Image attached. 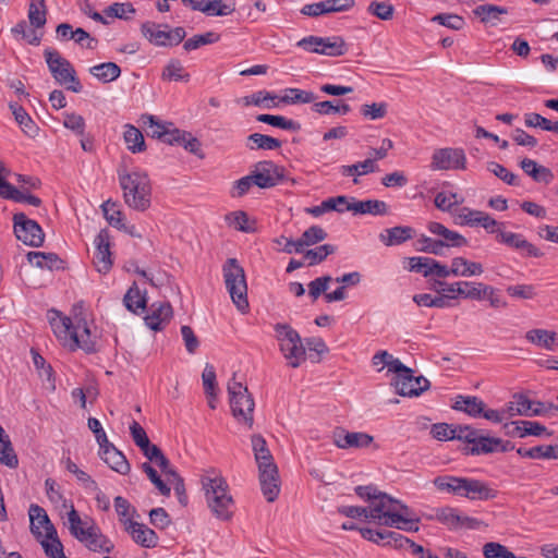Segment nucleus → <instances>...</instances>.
<instances>
[{"label":"nucleus","instance_id":"nucleus-1","mask_svg":"<svg viewBox=\"0 0 558 558\" xmlns=\"http://www.w3.org/2000/svg\"><path fill=\"white\" fill-rule=\"evenodd\" d=\"M51 327L57 338L62 341L63 347L70 351L83 350L87 354L98 351L97 328L87 323L82 313L73 317H61L51 322Z\"/></svg>","mask_w":558,"mask_h":558},{"label":"nucleus","instance_id":"nucleus-2","mask_svg":"<svg viewBox=\"0 0 558 558\" xmlns=\"http://www.w3.org/2000/svg\"><path fill=\"white\" fill-rule=\"evenodd\" d=\"M206 504L213 515L229 521L234 513V500L229 493L226 478L216 470H208L201 476Z\"/></svg>","mask_w":558,"mask_h":558},{"label":"nucleus","instance_id":"nucleus-3","mask_svg":"<svg viewBox=\"0 0 558 558\" xmlns=\"http://www.w3.org/2000/svg\"><path fill=\"white\" fill-rule=\"evenodd\" d=\"M252 447L258 466L262 493L268 502H274L280 493V477L277 464L262 435L252 436Z\"/></svg>","mask_w":558,"mask_h":558},{"label":"nucleus","instance_id":"nucleus-4","mask_svg":"<svg viewBox=\"0 0 558 558\" xmlns=\"http://www.w3.org/2000/svg\"><path fill=\"white\" fill-rule=\"evenodd\" d=\"M68 523L71 535L90 551L110 554L113 550L112 541L102 534L93 519H82L73 505L68 512Z\"/></svg>","mask_w":558,"mask_h":558},{"label":"nucleus","instance_id":"nucleus-5","mask_svg":"<svg viewBox=\"0 0 558 558\" xmlns=\"http://www.w3.org/2000/svg\"><path fill=\"white\" fill-rule=\"evenodd\" d=\"M119 183L125 204L137 211H145L151 203V185L145 172L118 170Z\"/></svg>","mask_w":558,"mask_h":558},{"label":"nucleus","instance_id":"nucleus-6","mask_svg":"<svg viewBox=\"0 0 558 558\" xmlns=\"http://www.w3.org/2000/svg\"><path fill=\"white\" fill-rule=\"evenodd\" d=\"M225 284L236 308L245 313L248 308L247 284L243 267L236 258H228L222 267Z\"/></svg>","mask_w":558,"mask_h":558},{"label":"nucleus","instance_id":"nucleus-7","mask_svg":"<svg viewBox=\"0 0 558 558\" xmlns=\"http://www.w3.org/2000/svg\"><path fill=\"white\" fill-rule=\"evenodd\" d=\"M274 329L279 349L287 360V364L292 368L299 367L306 360L305 348L299 332L289 324L278 323L274 326Z\"/></svg>","mask_w":558,"mask_h":558},{"label":"nucleus","instance_id":"nucleus-8","mask_svg":"<svg viewBox=\"0 0 558 558\" xmlns=\"http://www.w3.org/2000/svg\"><path fill=\"white\" fill-rule=\"evenodd\" d=\"M44 57L52 77L58 84L65 86L68 90L73 93L82 92L83 86L76 76V71L68 59L52 48H46Z\"/></svg>","mask_w":558,"mask_h":558},{"label":"nucleus","instance_id":"nucleus-9","mask_svg":"<svg viewBox=\"0 0 558 558\" xmlns=\"http://www.w3.org/2000/svg\"><path fill=\"white\" fill-rule=\"evenodd\" d=\"M400 511L410 512L407 505L402 504L385 493H379L377 498L369 505V517L386 526L392 525L401 520Z\"/></svg>","mask_w":558,"mask_h":558},{"label":"nucleus","instance_id":"nucleus-10","mask_svg":"<svg viewBox=\"0 0 558 558\" xmlns=\"http://www.w3.org/2000/svg\"><path fill=\"white\" fill-rule=\"evenodd\" d=\"M228 393L232 414L238 418L241 417L251 427L255 402L247 388L235 381L233 377L228 384Z\"/></svg>","mask_w":558,"mask_h":558},{"label":"nucleus","instance_id":"nucleus-11","mask_svg":"<svg viewBox=\"0 0 558 558\" xmlns=\"http://www.w3.org/2000/svg\"><path fill=\"white\" fill-rule=\"evenodd\" d=\"M459 440L468 444L464 448L466 454L480 456L495 452L496 445L500 444V438L486 436L482 429H475L470 425H463L459 428Z\"/></svg>","mask_w":558,"mask_h":558},{"label":"nucleus","instance_id":"nucleus-12","mask_svg":"<svg viewBox=\"0 0 558 558\" xmlns=\"http://www.w3.org/2000/svg\"><path fill=\"white\" fill-rule=\"evenodd\" d=\"M13 231L17 240L32 247H40L45 241V233L40 225L29 219L24 213L13 216Z\"/></svg>","mask_w":558,"mask_h":558},{"label":"nucleus","instance_id":"nucleus-13","mask_svg":"<svg viewBox=\"0 0 558 558\" xmlns=\"http://www.w3.org/2000/svg\"><path fill=\"white\" fill-rule=\"evenodd\" d=\"M143 35L156 46H178L185 38V29L181 26L170 31L160 29V25L146 22L142 25Z\"/></svg>","mask_w":558,"mask_h":558},{"label":"nucleus","instance_id":"nucleus-14","mask_svg":"<svg viewBox=\"0 0 558 558\" xmlns=\"http://www.w3.org/2000/svg\"><path fill=\"white\" fill-rule=\"evenodd\" d=\"M255 185L259 189H270L284 179V168L271 160L258 161L251 171Z\"/></svg>","mask_w":558,"mask_h":558},{"label":"nucleus","instance_id":"nucleus-15","mask_svg":"<svg viewBox=\"0 0 558 558\" xmlns=\"http://www.w3.org/2000/svg\"><path fill=\"white\" fill-rule=\"evenodd\" d=\"M435 519L446 525L450 530H477L482 525V521L460 514L459 510L452 507H444L436 510Z\"/></svg>","mask_w":558,"mask_h":558},{"label":"nucleus","instance_id":"nucleus-16","mask_svg":"<svg viewBox=\"0 0 558 558\" xmlns=\"http://www.w3.org/2000/svg\"><path fill=\"white\" fill-rule=\"evenodd\" d=\"M466 157L461 148H440L436 149L432 156L430 167L434 170H464Z\"/></svg>","mask_w":558,"mask_h":558},{"label":"nucleus","instance_id":"nucleus-17","mask_svg":"<svg viewBox=\"0 0 558 558\" xmlns=\"http://www.w3.org/2000/svg\"><path fill=\"white\" fill-rule=\"evenodd\" d=\"M323 45L322 48H315L314 53L328 57H341L348 52L349 46L341 36L318 37L307 36L303 38L302 45L307 44Z\"/></svg>","mask_w":558,"mask_h":558},{"label":"nucleus","instance_id":"nucleus-18","mask_svg":"<svg viewBox=\"0 0 558 558\" xmlns=\"http://www.w3.org/2000/svg\"><path fill=\"white\" fill-rule=\"evenodd\" d=\"M169 145H178L184 147L191 154L203 156L201 149V142L194 137L190 132L179 130L177 128L168 126L163 136L159 140Z\"/></svg>","mask_w":558,"mask_h":558},{"label":"nucleus","instance_id":"nucleus-19","mask_svg":"<svg viewBox=\"0 0 558 558\" xmlns=\"http://www.w3.org/2000/svg\"><path fill=\"white\" fill-rule=\"evenodd\" d=\"M463 482L461 497L473 501H487L495 499L498 495V490L484 481L464 477Z\"/></svg>","mask_w":558,"mask_h":558},{"label":"nucleus","instance_id":"nucleus-20","mask_svg":"<svg viewBox=\"0 0 558 558\" xmlns=\"http://www.w3.org/2000/svg\"><path fill=\"white\" fill-rule=\"evenodd\" d=\"M96 250L93 264L100 274H108L112 267L110 236L107 230H101L95 239Z\"/></svg>","mask_w":558,"mask_h":558},{"label":"nucleus","instance_id":"nucleus-21","mask_svg":"<svg viewBox=\"0 0 558 558\" xmlns=\"http://www.w3.org/2000/svg\"><path fill=\"white\" fill-rule=\"evenodd\" d=\"M396 392L402 397L420 396L428 389L429 381L424 376H414V372L405 374L400 379L392 380Z\"/></svg>","mask_w":558,"mask_h":558},{"label":"nucleus","instance_id":"nucleus-22","mask_svg":"<svg viewBox=\"0 0 558 558\" xmlns=\"http://www.w3.org/2000/svg\"><path fill=\"white\" fill-rule=\"evenodd\" d=\"M28 515L31 520V532L35 537L39 538L43 536V533L39 530L40 527L45 530L46 538L56 536L57 530L43 507L35 504L31 505Z\"/></svg>","mask_w":558,"mask_h":558},{"label":"nucleus","instance_id":"nucleus-23","mask_svg":"<svg viewBox=\"0 0 558 558\" xmlns=\"http://www.w3.org/2000/svg\"><path fill=\"white\" fill-rule=\"evenodd\" d=\"M335 445L341 449L368 447L374 438L362 432H345L344 429L333 433Z\"/></svg>","mask_w":558,"mask_h":558},{"label":"nucleus","instance_id":"nucleus-24","mask_svg":"<svg viewBox=\"0 0 558 558\" xmlns=\"http://www.w3.org/2000/svg\"><path fill=\"white\" fill-rule=\"evenodd\" d=\"M172 306L169 302H156L150 305L149 313L145 316V324L151 330H162L172 317Z\"/></svg>","mask_w":558,"mask_h":558},{"label":"nucleus","instance_id":"nucleus-25","mask_svg":"<svg viewBox=\"0 0 558 558\" xmlns=\"http://www.w3.org/2000/svg\"><path fill=\"white\" fill-rule=\"evenodd\" d=\"M124 530L130 534L132 539L144 548H155L158 544L159 537L154 530L146 524L136 521L129 522Z\"/></svg>","mask_w":558,"mask_h":558},{"label":"nucleus","instance_id":"nucleus-26","mask_svg":"<svg viewBox=\"0 0 558 558\" xmlns=\"http://www.w3.org/2000/svg\"><path fill=\"white\" fill-rule=\"evenodd\" d=\"M542 408V403L533 402L523 395H515L513 400L507 404L506 412L509 417L515 415L533 416L541 414Z\"/></svg>","mask_w":558,"mask_h":558},{"label":"nucleus","instance_id":"nucleus-27","mask_svg":"<svg viewBox=\"0 0 558 558\" xmlns=\"http://www.w3.org/2000/svg\"><path fill=\"white\" fill-rule=\"evenodd\" d=\"M101 460L113 471L125 475L130 472L131 466L125 456L118 450L111 442L99 449Z\"/></svg>","mask_w":558,"mask_h":558},{"label":"nucleus","instance_id":"nucleus-28","mask_svg":"<svg viewBox=\"0 0 558 558\" xmlns=\"http://www.w3.org/2000/svg\"><path fill=\"white\" fill-rule=\"evenodd\" d=\"M505 434L510 437L541 436L546 432V427L538 422L515 421L504 425Z\"/></svg>","mask_w":558,"mask_h":558},{"label":"nucleus","instance_id":"nucleus-29","mask_svg":"<svg viewBox=\"0 0 558 558\" xmlns=\"http://www.w3.org/2000/svg\"><path fill=\"white\" fill-rule=\"evenodd\" d=\"M496 241L521 251L525 256L538 257L542 255L535 245L526 241L524 236L519 233L504 231V233H500V238L496 236Z\"/></svg>","mask_w":558,"mask_h":558},{"label":"nucleus","instance_id":"nucleus-30","mask_svg":"<svg viewBox=\"0 0 558 558\" xmlns=\"http://www.w3.org/2000/svg\"><path fill=\"white\" fill-rule=\"evenodd\" d=\"M428 230L442 238V250L445 247H462L468 245V240L457 231H452L440 222L432 221L428 223Z\"/></svg>","mask_w":558,"mask_h":558},{"label":"nucleus","instance_id":"nucleus-31","mask_svg":"<svg viewBox=\"0 0 558 558\" xmlns=\"http://www.w3.org/2000/svg\"><path fill=\"white\" fill-rule=\"evenodd\" d=\"M26 258L32 265L40 269L63 270L65 268L64 260L56 253L31 251L27 253Z\"/></svg>","mask_w":558,"mask_h":558},{"label":"nucleus","instance_id":"nucleus-32","mask_svg":"<svg viewBox=\"0 0 558 558\" xmlns=\"http://www.w3.org/2000/svg\"><path fill=\"white\" fill-rule=\"evenodd\" d=\"M351 199V204H348L345 207L348 211H353L354 214L361 215L369 214L374 216H384L388 214V205L384 201H355L353 197Z\"/></svg>","mask_w":558,"mask_h":558},{"label":"nucleus","instance_id":"nucleus-33","mask_svg":"<svg viewBox=\"0 0 558 558\" xmlns=\"http://www.w3.org/2000/svg\"><path fill=\"white\" fill-rule=\"evenodd\" d=\"M415 234V230L409 226H397L392 228L385 229L379 234V240L386 246H395L403 244L404 242L413 239Z\"/></svg>","mask_w":558,"mask_h":558},{"label":"nucleus","instance_id":"nucleus-34","mask_svg":"<svg viewBox=\"0 0 558 558\" xmlns=\"http://www.w3.org/2000/svg\"><path fill=\"white\" fill-rule=\"evenodd\" d=\"M485 403L475 396H457L452 409L466 413L472 417H481Z\"/></svg>","mask_w":558,"mask_h":558},{"label":"nucleus","instance_id":"nucleus-35","mask_svg":"<svg viewBox=\"0 0 558 558\" xmlns=\"http://www.w3.org/2000/svg\"><path fill=\"white\" fill-rule=\"evenodd\" d=\"M241 102L246 107L256 106L265 109H271L278 107L279 97L271 92L263 89L255 92L252 95L244 96L241 98Z\"/></svg>","mask_w":558,"mask_h":558},{"label":"nucleus","instance_id":"nucleus-36","mask_svg":"<svg viewBox=\"0 0 558 558\" xmlns=\"http://www.w3.org/2000/svg\"><path fill=\"white\" fill-rule=\"evenodd\" d=\"M483 271L481 263L470 262L461 256L451 259L452 276L472 277L480 276Z\"/></svg>","mask_w":558,"mask_h":558},{"label":"nucleus","instance_id":"nucleus-37","mask_svg":"<svg viewBox=\"0 0 558 558\" xmlns=\"http://www.w3.org/2000/svg\"><path fill=\"white\" fill-rule=\"evenodd\" d=\"M281 146L280 140L262 133L250 134L246 138V147L251 150H275Z\"/></svg>","mask_w":558,"mask_h":558},{"label":"nucleus","instance_id":"nucleus-38","mask_svg":"<svg viewBox=\"0 0 558 558\" xmlns=\"http://www.w3.org/2000/svg\"><path fill=\"white\" fill-rule=\"evenodd\" d=\"M495 288L483 282L462 281V289L459 295L470 300H484L487 294H494Z\"/></svg>","mask_w":558,"mask_h":558},{"label":"nucleus","instance_id":"nucleus-39","mask_svg":"<svg viewBox=\"0 0 558 558\" xmlns=\"http://www.w3.org/2000/svg\"><path fill=\"white\" fill-rule=\"evenodd\" d=\"M10 109L22 131L29 137L37 136L39 129L26 110L17 104H10Z\"/></svg>","mask_w":558,"mask_h":558},{"label":"nucleus","instance_id":"nucleus-40","mask_svg":"<svg viewBox=\"0 0 558 558\" xmlns=\"http://www.w3.org/2000/svg\"><path fill=\"white\" fill-rule=\"evenodd\" d=\"M464 477L453 475H439L433 481L435 487L440 492L461 497Z\"/></svg>","mask_w":558,"mask_h":558},{"label":"nucleus","instance_id":"nucleus-41","mask_svg":"<svg viewBox=\"0 0 558 558\" xmlns=\"http://www.w3.org/2000/svg\"><path fill=\"white\" fill-rule=\"evenodd\" d=\"M89 73L102 83H110L121 75V69L114 62H105L92 66Z\"/></svg>","mask_w":558,"mask_h":558},{"label":"nucleus","instance_id":"nucleus-42","mask_svg":"<svg viewBox=\"0 0 558 558\" xmlns=\"http://www.w3.org/2000/svg\"><path fill=\"white\" fill-rule=\"evenodd\" d=\"M525 338L531 343L546 350H553L556 344V332L545 329H532L525 333Z\"/></svg>","mask_w":558,"mask_h":558},{"label":"nucleus","instance_id":"nucleus-43","mask_svg":"<svg viewBox=\"0 0 558 558\" xmlns=\"http://www.w3.org/2000/svg\"><path fill=\"white\" fill-rule=\"evenodd\" d=\"M123 138L128 149L133 154L142 153L146 149L145 140L142 132L132 124H125Z\"/></svg>","mask_w":558,"mask_h":558},{"label":"nucleus","instance_id":"nucleus-44","mask_svg":"<svg viewBox=\"0 0 558 558\" xmlns=\"http://www.w3.org/2000/svg\"><path fill=\"white\" fill-rule=\"evenodd\" d=\"M256 120L287 131L299 132L301 130V124L298 121L288 119L283 116L262 113L256 117Z\"/></svg>","mask_w":558,"mask_h":558},{"label":"nucleus","instance_id":"nucleus-45","mask_svg":"<svg viewBox=\"0 0 558 558\" xmlns=\"http://www.w3.org/2000/svg\"><path fill=\"white\" fill-rule=\"evenodd\" d=\"M508 9L496 4H482L473 10V14L477 16L482 23H494L499 21L500 15L507 14Z\"/></svg>","mask_w":558,"mask_h":558},{"label":"nucleus","instance_id":"nucleus-46","mask_svg":"<svg viewBox=\"0 0 558 558\" xmlns=\"http://www.w3.org/2000/svg\"><path fill=\"white\" fill-rule=\"evenodd\" d=\"M317 99L313 92L300 88H287L284 95L279 97V102L295 105V104H311Z\"/></svg>","mask_w":558,"mask_h":558},{"label":"nucleus","instance_id":"nucleus-47","mask_svg":"<svg viewBox=\"0 0 558 558\" xmlns=\"http://www.w3.org/2000/svg\"><path fill=\"white\" fill-rule=\"evenodd\" d=\"M0 462L9 468H16L19 459L14 452L9 436L0 425Z\"/></svg>","mask_w":558,"mask_h":558},{"label":"nucleus","instance_id":"nucleus-48","mask_svg":"<svg viewBox=\"0 0 558 558\" xmlns=\"http://www.w3.org/2000/svg\"><path fill=\"white\" fill-rule=\"evenodd\" d=\"M328 236L327 232L319 226H312L306 229L300 239L296 240V245L301 247L302 253L305 246L317 244Z\"/></svg>","mask_w":558,"mask_h":558},{"label":"nucleus","instance_id":"nucleus-49","mask_svg":"<svg viewBox=\"0 0 558 558\" xmlns=\"http://www.w3.org/2000/svg\"><path fill=\"white\" fill-rule=\"evenodd\" d=\"M378 170L374 159H365L353 165H343L340 167V172L344 177L364 175Z\"/></svg>","mask_w":558,"mask_h":558},{"label":"nucleus","instance_id":"nucleus-50","mask_svg":"<svg viewBox=\"0 0 558 558\" xmlns=\"http://www.w3.org/2000/svg\"><path fill=\"white\" fill-rule=\"evenodd\" d=\"M141 123L147 130V134L150 137L160 140L168 126H172V123H162L153 114H142Z\"/></svg>","mask_w":558,"mask_h":558},{"label":"nucleus","instance_id":"nucleus-51","mask_svg":"<svg viewBox=\"0 0 558 558\" xmlns=\"http://www.w3.org/2000/svg\"><path fill=\"white\" fill-rule=\"evenodd\" d=\"M46 0H32L28 8L29 23L36 27H44L47 19Z\"/></svg>","mask_w":558,"mask_h":558},{"label":"nucleus","instance_id":"nucleus-52","mask_svg":"<svg viewBox=\"0 0 558 558\" xmlns=\"http://www.w3.org/2000/svg\"><path fill=\"white\" fill-rule=\"evenodd\" d=\"M163 81H182V82H189L190 81V74L185 71L182 63L177 60L172 59L170 62L165 66L161 75Z\"/></svg>","mask_w":558,"mask_h":558},{"label":"nucleus","instance_id":"nucleus-53","mask_svg":"<svg viewBox=\"0 0 558 558\" xmlns=\"http://www.w3.org/2000/svg\"><path fill=\"white\" fill-rule=\"evenodd\" d=\"M459 428H463V425H449L447 423L434 424L430 428L432 436L437 440H459Z\"/></svg>","mask_w":558,"mask_h":558},{"label":"nucleus","instance_id":"nucleus-54","mask_svg":"<svg viewBox=\"0 0 558 558\" xmlns=\"http://www.w3.org/2000/svg\"><path fill=\"white\" fill-rule=\"evenodd\" d=\"M4 198L15 203H26L34 207H39L43 204V201L38 196L31 194L28 189L24 186L17 189L13 185L9 193L4 195Z\"/></svg>","mask_w":558,"mask_h":558},{"label":"nucleus","instance_id":"nucleus-55","mask_svg":"<svg viewBox=\"0 0 558 558\" xmlns=\"http://www.w3.org/2000/svg\"><path fill=\"white\" fill-rule=\"evenodd\" d=\"M124 304L125 307L132 312L137 313L138 310H144L146 307V298L145 294H142L136 283H134L124 295Z\"/></svg>","mask_w":558,"mask_h":558},{"label":"nucleus","instance_id":"nucleus-56","mask_svg":"<svg viewBox=\"0 0 558 558\" xmlns=\"http://www.w3.org/2000/svg\"><path fill=\"white\" fill-rule=\"evenodd\" d=\"M101 208L104 211V216L106 220L109 222V225L117 229H126L123 214L118 208L116 203L107 201L101 205Z\"/></svg>","mask_w":558,"mask_h":558},{"label":"nucleus","instance_id":"nucleus-57","mask_svg":"<svg viewBox=\"0 0 558 558\" xmlns=\"http://www.w3.org/2000/svg\"><path fill=\"white\" fill-rule=\"evenodd\" d=\"M517 453L523 458L530 459H556L554 446H535L531 448L520 447L517 449Z\"/></svg>","mask_w":558,"mask_h":558},{"label":"nucleus","instance_id":"nucleus-58","mask_svg":"<svg viewBox=\"0 0 558 558\" xmlns=\"http://www.w3.org/2000/svg\"><path fill=\"white\" fill-rule=\"evenodd\" d=\"M226 220L230 226L242 232H254V222H250L248 215L243 210H236L228 214Z\"/></svg>","mask_w":558,"mask_h":558},{"label":"nucleus","instance_id":"nucleus-59","mask_svg":"<svg viewBox=\"0 0 558 558\" xmlns=\"http://www.w3.org/2000/svg\"><path fill=\"white\" fill-rule=\"evenodd\" d=\"M524 123L529 128H539L545 131L558 132V121H551L535 112L525 113Z\"/></svg>","mask_w":558,"mask_h":558},{"label":"nucleus","instance_id":"nucleus-60","mask_svg":"<svg viewBox=\"0 0 558 558\" xmlns=\"http://www.w3.org/2000/svg\"><path fill=\"white\" fill-rule=\"evenodd\" d=\"M220 40V35L215 32H207L205 34L194 35L184 41L183 48L186 51H192L198 49L202 46L210 45L218 43Z\"/></svg>","mask_w":558,"mask_h":558},{"label":"nucleus","instance_id":"nucleus-61","mask_svg":"<svg viewBox=\"0 0 558 558\" xmlns=\"http://www.w3.org/2000/svg\"><path fill=\"white\" fill-rule=\"evenodd\" d=\"M336 252V246L331 244H323L312 250L304 251V258L308 260V265L313 266L322 263L327 256Z\"/></svg>","mask_w":558,"mask_h":558},{"label":"nucleus","instance_id":"nucleus-62","mask_svg":"<svg viewBox=\"0 0 558 558\" xmlns=\"http://www.w3.org/2000/svg\"><path fill=\"white\" fill-rule=\"evenodd\" d=\"M105 14L109 17L130 20L135 14V9L130 2H114L105 10Z\"/></svg>","mask_w":558,"mask_h":558},{"label":"nucleus","instance_id":"nucleus-63","mask_svg":"<svg viewBox=\"0 0 558 558\" xmlns=\"http://www.w3.org/2000/svg\"><path fill=\"white\" fill-rule=\"evenodd\" d=\"M208 7L209 16H226L235 11L234 0H209Z\"/></svg>","mask_w":558,"mask_h":558},{"label":"nucleus","instance_id":"nucleus-64","mask_svg":"<svg viewBox=\"0 0 558 558\" xmlns=\"http://www.w3.org/2000/svg\"><path fill=\"white\" fill-rule=\"evenodd\" d=\"M483 555L485 558H518L506 546L489 542L483 546Z\"/></svg>","mask_w":558,"mask_h":558}]
</instances>
